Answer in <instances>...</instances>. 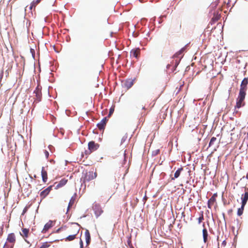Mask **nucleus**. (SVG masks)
I'll list each match as a JSON object with an SVG mask.
<instances>
[{"label": "nucleus", "instance_id": "1", "mask_svg": "<svg viewBox=\"0 0 248 248\" xmlns=\"http://www.w3.org/2000/svg\"><path fill=\"white\" fill-rule=\"evenodd\" d=\"M246 93H243L241 92H239V95L237 99L236 105L235 108H239L242 106L244 105L243 103V101L245 98Z\"/></svg>", "mask_w": 248, "mask_h": 248}, {"label": "nucleus", "instance_id": "2", "mask_svg": "<svg viewBox=\"0 0 248 248\" xmlns=\"http://www.w3.org/2000/svg\"><path fill=\"white\" fill-rule=\"evenodd\" d=\"M93 209L96 217H99L103 212L100 205L96 203L93 204Z\"/></svg>", "mask_w": 248, "mask_h": 248}, {"label": "nucleus", "instance_id": "3", "mask_svg": "<svg viewBox=\"0 0 248 248\" xmlns=\"http://www.w3.org/2000/svg\"><path fill=\"white\" fill-rule=\"evenodd\" d=\"M97 176V174L96 172H93V171H89L86 173V175L84 178V181H90L91 180H93L95 179Z\"/></svg>", "mask_w": 248, "mask_h": 248}, {"label": "nucleus", "instance_id": "4", "mask_svg": "<svg viewBox=\"0 0 248 248\" xmlns=\"http://www.w3.org/2000/svg\"><path fill=\"white\" fill-rule=\"evenodd\" d=\"M248 84V78H244L241 82L239 92L246 93V92L247 89Z\"/></svg>", "mask_w": 248, "mask_h": 248}, {"label": "nucleus", "instance_id": "5", "mask_svg": "<svg viewBox=\"0 0 248 248\" xmlns=\"http://www.w3.org/2000/svg\"><path fill=\"white\" fill-rule=\"evenodd\" d=\"M99 147V145L97 143H95L94 141H92L89 142L88 143V149H89V153H91V152L96 150Z\"/></svg>", "mask_w": 248, "mask_h": 248}, {"label": "nucleus", "instance_id": "6", "mask_svg": "<svg viewBox=\"0 0 248 248\" xmlns=\"http://www.w3.org/2000/svg\"><path fill=\"white\" fill-rule=\"evenodd\" d=\"M52 189V186H49L47 188H46L45 190H43L40 193V196L42 199L45 198L50 192V190Z\"/></svg>", "mask_w": 248, "mask_h": 248}, {"label": "nucleus", "instance_id": "7", "mask_svg": "<svg viewBox=\"0 0 248 248\" xmlns=\"http://www.w3.org/2000/svg\"><path fill=\"white\" fill-rule=\"evenodd\" d=\"M107 120V117H105L98 124H97V126L99 129H102L104 128L106 124Z\"/></svg>", "mask_w": 248, "mask_h": 248}, {"label": "nucleus", "instance_id": "8", "mask_svg": "<svg viewBox=\"0 0 248 248\" xmlns=\"http://www.w3.org/2000/svg\"><path fill=\"white\" fill-rule=\"evenodd\" d=\"M15 236L14 233H10L8 235L7 238V242L10 243L14 244L15 242Z\"/></svg>", "mask_w": 248, "mask_h": 248}, {"label": "nucleus", "instance_id": "9", "mask_svg": "<svg viewBox=\"0 0 248 248\" xmlns=\"http://www.w3.org/2000/svg\"><path fill=\"white\" fill-rule=\"evenodd\" d=\"M53 221L49 220L47 223H46L44 227V229L42 231L43 232H45L47 231L49 229H50L52 226Z\"/></svg>", "mask_w": 248, "mask_h": 248}, {"label": "nucleus", "instance_id": "10", "mask_svg": "<svg viewBox=\"0 0 248 248\" xmlns=\"http://www.w3.org/2000/svg\"><path fill=\"white\" fill-rule=\"evenodd\" d=\"M242 204L245 206L248 200V192H246L242 196Z\"/></svg>", "mask_w": 248, "mask_h": 248}, {"label": "nucleus", "instance_id": "11", "mask_svg": "<svg viewBox=\"0 0 248 248\" xmlns=\"http://www.w3.org/2000/svg\"><path fill=\"white\" fill-rule=\"evenodd\" d=\"M140 49L139 48H137L135 49H132L130 52L131 55L136 58H138V55L140 54Z\"/></svg>", "mask_w": 248, "mask_h": 248}, {"label": "nucleus", "instance_id": "12", "mask_svg": "<svg viewBox=\"0 0 248 248\" xmlns=\"http://www.w3.org/2000/svg\"><path fill=\"white\" fill-rule=\"evenodd\" d=\"M124 86L127 89H129L133 85V80L132 79L126 80L124 83Z\"/></svg>", "mask_w": 248, "mask_h": 248}, {"label": "nucleus", "instance_id": "13", "mask_svg": "<svg viewBox=\"0 0 248 248\" xmlns=\"http://www.w3.org/2000/svg\"><path fill=\"white\" fill-rule=\"evenodd\" d=\"M41 175L43 181L45 182H46L47 180V172L44 170V167H42V169Z\"/></svg>", "mask_w": 248, "mask_h": 248}, {"label": "nucleus", "instance_id": "14", "mask_svg": "<svg viewBox=\"0 0 248 248\" xmlns=\"http://www.w3.org/2000/svg\"><path fill=\"white\" fill-rule=\"evenodd\" d=\"M67 182V180L63 179L61 180L56 186V188L61 187L64 186Z\"/></svg>", "mask_w": 248, "mask_h": 248}, {"label": "nucleus", "instance_id": "15", "mask_svg": "<svg viewBox=\"0 0 248 248\" xmlns=\"http://www.w3.org/2000/svg\"><path fill=\"white\" fill-rule=\"evenodd\" d=\"M208 232L206 229H203L202 230V235H203V241L204 243H206L207 240V237H208Z\"/></svg>", "mask_w": 248, "mask_h": 248}, {"label": "nucleus", "instance_id": "16", "mask_svg": "<svg viewBox=\"0 0 248 248\" xmlns=\"http://www.w3.org/2000/svg\"><path fill=\"white\" fill-rule=\"evenodd\" d=\"M86 242L87 245L90 243V234L88 230H86L85 232Z\"/></svg>", "mask_w": 248, "mask_h": 248}, {"label": "nucleus", "instance_id": "17", "mask_svg": "<svg viewBox=\"0 0 248 248\" xmlns=\"http://www.w3.org/2000/svg\"><path fill=\"white\" fill-rule=\"evenodd\" d=\"M183 169L182 168L178 169L174 173V177L172 178V180H174L175 178H178L181 173V172L182 171Z\"/></svg>", "mask_w": 248, "mask_h": 248}, {"label": "nucleus", "instance_id": "18", "mask_svg": "<svg viewBox=\"0 0 248 248\" xmlns=\"http://www.w3.org/2000/svg\"><path fill=\"white\" fill-rule=\"evenodd\" d=\"M40 1V0H33L31 4L30 9L31 10L33 7H34L37 4H38Z\"/></svg>", "mask_w": 248, "mask_h": 248}, {"label": "nucleus", "instance_id": "19", "mask_svg": "<svg viewBox=\"0 0 248 248\" xmlns=\"http://www.w3.org/2000/svg\"><path fill=\"white\" fill-rule=\"evenodd\" d=\"M75 198L74 196H73L71 198L70 202H69L67 211H68L69 208L73 205V204H74V203L75 202Z\"/></svg>", "mask_w": 248, "mask_h": 248}, {"label": "nucleus", "instance_id": "20", "mask_svg": "<svg viewBox=\"0 0 248 248\" xmlns=\"http://www.w3.org/2000/svg\"><path fill=\"white\" fill-rule=\"evenodd\" d=\"M14 244L6 242L3 246V248H12Z\"/></svg>", "mask_w": 248, "mask_h": 248}, {"label": "nucleus", "instance_id": "21", "mask_svg": "<svg viewBox=\"0 0 248 248\" xmlns=\"http://www.w3.org/2000/svg\"><path fill=\"white\" fill-rule=\"evenodd\" d=\"M244 206H243V205L242 204L241 208H239L238 209V211H237V215H238V216H240L242 215L243 212V210H244Z\"/></svg>", "mask_w": 248, "mask_h": 248}, {"label": "nucleus", "instance_id": "22", "mask_svg": "<svg viewBox=\"0 0 248 248\" xmlns=\"http://www.w3.org/2000/svg\"><path fill=\"white\" fill-rule=\"evenodd\" d=\"M29 232V230L27 229H23L22 230V234H21L23 236L27 237Z\"/></svg>", "mask_w": 248, "mask_h": 248}, {"label": "nucleus", "instance_id": "23", "mask_svg": "<svg viewBox=\"0 0 248 248\" xmlns=\"http://www.w3.org/2000/svg\"><path fill=\"white\" fill-rule=\"evenodd\" d=\"M217 140V138L215 137H212L210 141L209 146L210 147L214 144V142Z\"/></svg>", "mask_w": 248, "mask_h": 248}, {"label": "nucleus", "instance_id": "24", "mask_svg": "<svg viewBox=\"0 0 248 248\" xmlns=\"http://www.w3.org/2000/svg\"><path fill=\"white\" fill-rule=\"evenodd\" d=\"M186 46L187 45L182 48L178 52L176 53V55L178 56L182 54L183 52L185 50Z\"/></svg>", "mask_w": 248, "mask_h": 248}, {"label": "nucleus", "instance_id": "25", "mask_svg": "<svg viewBox=\"0 0 248 248\" xmlns=\"http://www.w3.org/2000/svg\"><path fill=\"white\" fill-rule=\"evenodd\" d=\"M75 238V235H69L67 238L66 240L68 241H71L74 240Z\"/></svg>", "mask_w": 248, "mask_h": 248}, {"label": "nucleus", "instance_id": "26", "mask_svg": "<svg viewBox=\"0 0 248 248\" xmlns=\"http://www.w3.org/2000/svg\"><path fill=\"white\" fill-rule=\"evenodd\" d=\"M114 108L113 107H111L110 109H109V114L108 115V117H110L112 114L114 112Z\"/></svg>", "mask_w": 248, "mask_h": 248}, {"label": "nucleus", "instance_id": "27", "mask_svg": "<svg viewBox=\"0 0 248 248\" xmlns=\"http://www.w3.org/2000/svg\"><path fill=\"white\" fill-rule=\"evenodd\" d=\"M44 153H45V155L46 157V158H47V157H48V156H49V153H48V151H46V150H45V151H44Z\"/></svg>", "mask_w": 248, "mask_h": 248}, {"label": "nucleus", "instance_id": "28", "mask_svg": "<svg viewBox=\"0 0 248 248\" xmlns=\"http://www.w3.org/2000/svg\"><path fill=\"white\" fill-rule=\"evenodd\" d=\"M80 248H83V243L81 240L80 242Z\"/></svg>", "mask_w": 248, "mask_h": 248}, {"label": "nucleus", "instance_id": "29", "mask_svg": "<svg viewBox=\"0 0 248 248\" xmlns=\"http://www.w3.org/2000/svg\"><path fill=\"white\" fill-rule=\"evenodd\" d=\"M126 138H124V137H123L122 139V140H121V143H122L123 142H124V141H125Z\"/></svg>", "mask_w": 248, "mask_h": 248}, {"label": "nucleus", "instance_id": "30", "mask_svg": "<svg viewBox=\"0 0 248 248\" xmlns=\"http://www.w3.org/2000/svg\"><path fill=\"white\" fill-rule=\"evenodd\" d=\"M60 229L57 230V232H58L60 231Z\"/></svg>", "mask_w": 248, "mask_h": 248}, {"label": "nucleus", "instance_id": "31", "mask_svg": "<svg viewBox=\"0 0 248 248\" xmlns=\"http://www.w3.org/2000/svg\"><path fill=\"white\" fill-rule=\"evenodd\" d=\"M247 136H248V134H247Z\"/></svg>", "mask_w": 248, "mask_h": 248}]
</instances>
